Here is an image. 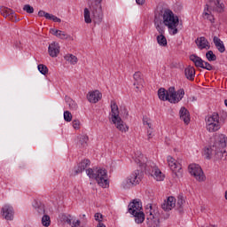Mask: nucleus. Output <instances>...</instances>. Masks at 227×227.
<instances>
[{"label": "nucleus", "mask_w": 227, "mask_h": 227, "mask_svg": "<svg viewBox=\"0 0 227 227\" xmlns=\"http://www.w3.org/2000/svg\"><path fill=\"white\" fill-rule=\"evenodd\" d=\"M156 40L160 47H166V45H168V39H166L164 34L157 35Z\"/></svg>", "instance_id": "obj_30"}, {"label": "nucleus", "mask_w": 227, "mask_h": 227, "mask_svg": "<svg viewBox=\"0 0 227 227\" xmlns=\"http://www.w3.org/2000/svg\"><path fill=\"white\" fill-rule=\"evenodd\" d=\"M163 24L167 26L170 35H176L178 33V24L180 20H178V16H175L173 11L169 9H165L162 14Z\"/></svg>", "instance_id": "obj_3"}, {"label": "nucleus", "mask_w": 227, "mask_h": 227, "mask_svg": "<svg viewBox=\"0 0 227 227\" xmlns=\"http://www.w3.org/2000/svg\"><path fill=\"white\" fill-rule=\"evenodd\" d=\"M143 210V204L141 200L135 199L128 205L129 214H136V212H140Z\"/></svg>", "instance_id": "obj_10"}, {"label": "nucleus", "mask_w": 227, "mask_h": 227, "mask_svg": "<svg viewBox=\"0 0 227 227\" xmlns=\"http://www.w3.org/2000/svg\"><path fill=\"white\" fill-rule=\"evenodd\" d=\"M175 207H176V199L173 196L168 197L167 201L161 205V208L167 212L175 208Z\"/></svg>", "instance_id": "obj_14"}, {"label": "nucleus", "mask_w": 227, "mask_h": 227, "mask_svg": "<svg viewBox=\"0 0 227 227\" xmlns=\"http://www.w3.org/2000/svg\"><path fill=\"white\" fill-rule=\"evenodd\" d=\"M45 19H47L48 20H52V17H54V15L53 14H51V13H48V12H46V14H45Z\"/></svg>", "instance_id": "obj_53"}, {"label": "nucleus", "mask_w": 227, "mask_h": 227, "mask_svg": "<svg viewBox=\"0 0 227 227\" xmlns=\"http://www.w3.org/2000/svg\"><path fill=\"white\" fill-rule=\"evenodd\" d=\"M59 30L55 29V28H51L50 33H51V35H54V36H58V33Z\"/></svg>", "instance_id": "obj_52"}, {"label": "nucleus", "mask_w": 227, "mask_h": 227, "mask_svg": "<svg viewBox=\"0 0 227 227\" xmlns=\"http://www.w3.org/2000/svg\"><path fill=\"white\" fill-rule=\"evenodd\" d=\"M149 208L150 209H149V215L147 216V221H153V224L151 226L157 227L159 226V224H160L159 216L157 215V214H153V212H152V204H150Z\"/></svg>", "instance_id": "obj_18"}, {"label": "nucleus", "mask_w": 227, "mask_h": 227, "mask_svg": "<svg viewBox=\"0 0 227 227\" xmlns=\"http://www.w3.org/2000/svg\"><path fill=\"white\" fill-rule=\"evenodd\" d=\"M133 79L135 82L133 83L134 86H143L145 84V80L143 79V76H141V72L137 71L133 74Z\"/></svg>", "instance_id": "obj_26"}, {"label": "nucleus", "mask_w": 227, "mask_h": 227, "mask_svg": "<svg viewBox=\"0 0 227 227\" xmlns=\"http://www.w3.org/2000/svg\"><path fill=\"white\" fill-rule=\"evenodd\" d=\"M89 139L90 138L88 137L87 135H82L80 137V143H81L82 146H83V147L86 146L88 145Z\"/></svg>", "instance_id": "obj_39"}, {"label": "nucleus", "mask_w": 227, "mask_h": 227, "mask_svg": "<svg viewBox=\"0 0 227 227\" xmlns=\"http://www.w3.org/2000/svg\"><path fill=\"white\" fill-rule=\"evenodd\" d=\"M216 148H223L227 145V137L225 135L219 137V141L214 145Z\"/></svg>", "instance_id": "obj_29"}, {"label": "nucleus", "mask_w": 227, "mask_h": 227, "mask_svg": "<svg viewBox=\"0 0 227 227\" xmlns=\"http://www.w3.org/2000/svg\"><path fill=\"white\" fill-rule=\"evenodd\" d=\"M90 9L92 12L94 24H100L104 19L102 12V0H88Z\"/></svg>", "instance_id": "obj_6"}, {"label": "nucleus", "mask_w": 227, "mask_h": 227, "mask_svg": "<svg viewBox=\"0 0 227 227\" xmlns=\"http://www.w3.org/2000/svg\"><path fill=\"white\" fill-rule=\"evenodd\" d=\"M89 178H94L100 187L104 189L109 187V180H107V170L106 168L93 169L89 168L86 170Z\"/></svg>", "instance_id": "obj_4"}, {"label": "nucleus", "mask_w": 227, "mask_h": 227, "mask_svg": "<svg viewBox=\"0 0 227 227\" xmlns=\"http://www.w3.org/2000/svg\"><path fill=\"white\" fill-rule=\"evenodd\" d=\"M158 33L160 35H164L165 31H164V23H161L160 25H154Z\"/></svg>", "instance_id": "obj_42"}, {"label": "nucleus", "mask_w": 227, "mask_h": 227, "mask_svg": "<svg viewBox=\"0 0 227 227\" xmlns=\"http://www.w3.org/2000/svg\"><path fill=\"white\" fill-rule=\"evenodd\" d=\"M91 164V161L88 159H85L82 160L76 167L74 168L73 169V176H76V175H79L80 173H82L88 166Z\"/></svg>", "instance_id": "obj_11"}, {"label": "nucleus", "mask_w": 227, "mask_h": 227, "mask_svg": "<svg viewBox=\"0 0 227 227\" xmlns=\"http://www.w3.org/2000/svg\"><path fill=\"white\" fill-rule=\"evenodd\" d=\"M167 160H168V164L170 168V169L173 171V173H175L176 171V169H178V173H180V169H182V166L178 163H176V160L174 159L171 156H168L167 157Z\"/></svg>", "instance_id": "obj_17"}, {"label": "nucleus", "mask_w": 227, "mask_h": 227, "mask_svg": "<svg viewBox=\"0 0 227 227\" xmlns=\"http://www.w3.org/2000/svg\"><path fill=\"white\" fill-rule=\"evenodd\" d=\"M190 61H192L197 68H203V64L205 63V60L194 54L190 56Z\"/></svg>", "instance_id": "obj_21"}, {"label": "nucleus", "mask_w": 227, "mask_h": 227, "mask_svg": "<svg viewBox=\"0 0 227 227\" xmlns=\"http://www.w3.org/2000/svg\"><path fill=\"white\" fill-rule=\"evenodd\" d=\"M111 120L114 125H115L116 129L121 132H128L129 128L126 124L121 121V117H120V110L118 108V105L116 103L111 104Z\"/></svg>", "instance_id": "obj_5"}, {"label": "nucleus", "mask_w": 227, "mask_h": 227, "mask_svg": "<svg viewBox=\"0 0 227 227\" xmlns=\"http://www.w3.org/2000/svg\"><path fill=\"white\" fill-rule=\"evenodd\" d=\"M185 95V90L179 89L177 91L175 90V87H170L168 90H166L164 88L158 90V97L160 100L163 102H170V104H178Z\"/></svg>", "instance_id": "obj_1"}, {"label": "nucleus", "mask_w": 227, "mask_h": 227, "mask_svg": "<svg viewBox=\"0 0 227 227\" xmlns=\"http://www.w3.org/2000/svg\"><path fill=\"white\" fill-rule=\"evenodd\" d=\"M184 203H185V200H184V195H178L176 205L179 208L184 207Z\"/></svg>", "instance_id": "obj_40"}, {"label": "nucleus", "mask_w": 227, "mask_h": 227, "mask_svg": "<svg viewBox=\"0 0 227 227\" xmlns=\"http://www.w3.org/2000/svg\"><path fill=\"white\" fill-rule=\"evenodd\" d=\"M23 11L27 12V13H34L35 8H33V6H31L30 4H26L23 7Z\"/></svg>", "instance_id": "obj_41"}, {"label": "nucleus", "mask_w": 227, "mask_h": 227, "mask_svg": "<svg viewBox=\"0 0 227 227\" xmlns=\"http://www.w3.org/2000/svg\"><path fill=\"white\" fill-rule=\"evenodd\" d=\"M101 98H102V93H100V91L98 90L89 92V94L87 95V99L91 104H97V102H98V100H100Z\"/></svg>", "instance_id": "obj_15"}, {"label": "nucleus", "mask_w": 227, "mask_h": 227, "mask_svg": "<svg viewBox=\"0 0 227 227\" xmlns=\"http://www.w3.org/2000/svg\"><path fill=\"white\" fill-rule=\"evenodd\" d=\"M137 4H145V0H136Z\"/></svg>", "instance_id": "obj_57"}, {"label": "nucleus", "mask_w": 227, "mask_h": 227, "mask_svg": "<svg viewBox=\"0 0 227 227\" xmlns=\"http://www.w3.org/2000/svg\"><path fill=\"white\" fill-rule=\"evenodd\" d=\"M188 169L192 176H194V178H196V180L199 182H203V180H205V174L203 173V169L199 164H191L189 165Z\"/></svg>", "instance_id": "obj_8"}, {"label": "nucleus", "mask_w": 227, "mask_h": 227, "mask_svg": "<svg viewBox=\"0 0 227 227\" xmlns=\"http://www.w3.org/2000/svg\"><path fill=\"white\" fill-rule=\"evenodd\" d=\"M82 217H86V215H82Z\"/></svg>", "instance_id": "obj_61"}, {"label": "nucleus", "mask_w": 227, "mask_h": 227, "mask_svg": "<svg viewBox=\"0 0 227 227\" xmlns=\"http://www.w3.org/2000/svg\"><path fill=\"white\" fill-rule=\"evenodd\" d=\"M64 221L65 223H67V224H69L70 226H72V215H68L67 216L64 217Z\"/></svg>", "instance_id": "obj_47"}, {"label": "nucleus", "mask_w": 227, "mask_h": 227, "mask_svg": "<svg viewBox=\"0 0 227 227\" xmlns=\"http://www.w3.org/2000/svg\"><path fill=\"white\" fill-rule=\"evenodd\" d=\"M97 227H106V224L104 223H98Z\"/></svg>", "instance_id": "obj_59"}, {"label": "nucleus", "mask_w": 227, "mask_h": 227, "mask_svg": "<svg viewBox=\"0 0 227 227\" xmlns=\"http://www.w3.org/2000/svg\"><path fill=\"white\" fill-rule=\"evenodd\" d=\"M208 10L221 13L224 10V5L219 0H210L209 4H206L204 15H208Z\"/></svg>", "instance_id": "obj_9"}, {"label": "nucleus", "mask_w": 227, "mask_h": 227, "mask_svg": "<svg viewBox=\"0 0 227 227\" xmlns=\"http://www.w3.org/2000/svg\"><path fill=\"white\" fill-rule=\"evenodd\" d=\"M206 58L207 61H217V56L211 50L206 53Z\"/></svg>", "instance_id": "obj_33"}, {"label": "nucleus", "mask_w": 227, "mask_h": 227, "mask_svg": "<svg viewBox=\"0 0 227 227\" xmlns=\"http://www.w3.org/2000/svg\"><path fill=\"white\" fill-rule=\"evenodd\" d=\"M57 37L60 38V40H68V38H70V35H68V34L65 33L64 31L59 30Z\"/></svg>", "instance_id": "obj_37"}, {"label": "nucleus", "mask_w": 227, "mask_h": 227, "mask_svg": "<svg viewBox=\"0 0 227 227\" xmlns=\"http://www.w3.org/2000/svg\"><path fill=\"white\" fill-rule=\"evenodd\" d=\"M37 68L40 74H42L43 75H47V74L49 73V68L43 64H39L37 66Z\"/></svg>", "instance_id": "obj_34"}, {"label": "nucleus", "mask_w": 227, "mask_h": 227, "mask_svg": "<svg viewBox=\"0 0 227 227\" xmlns=\"http://www.w3.org/2000/svg\"><path fill=\"white\" fill-rule=\"evenodd\" d=\"M121 114H123V118H129V110L127 108H122Z\"/></svg>", "instance_id": "obj_50"}, {"label": "nucleus", "mask_w": 227, "mask_h": 227, "mask_svg": "<svg viewBox=\"0 0 227 227\" xmlns=\"http://www.w3.org/2000/svg\"><path fill=\"white\" fill-rule=\"evenodd\" d=\"M184 75L188 81H194V77H196V69L194 67H188L184 69Z\"/></svg>", "instance_id": "obj_19"}, {"label": "nucleus", "mask_w": 227, "mask_h": 227, "mask_svg": "<svg viewBox=\"0 0 227 227\" xmlns=\"http://www.w3.org/2000/svg\"><path fill=\"white\" fill-rule=\"evenodd\" d=\"M59 43H51L48 47V52L51 58H58L59 54Z\"/></svg>", "instance_id": "obj_16"}, {"label": "nucleus", "mask_w": 227, "mask_h": 227, "mask_svg": "<svg viewBox=\"0 0 227 227\" xmlns=\"http://www.w3.org/2000/svg\"><path fill=\"white\" fill-rule=\"evenodd\" d=\"M135 162L137 164H139L140 168H146V164H145L142 160H141V158H137L135 160Z\"/></svg>", "instance_id": "obj_48"}, {"label": "nucleus", "mask_w": 227, "mask_h": 227, "mask_svg": "<svg viewBox=\"0 0 227 227\" xmlns=\"http://www.w3.org/2000/svg\"><path fill=\"white\" fill-rule=\"evenodd\" d=\"M72 224L73 225L71 227H81V221L76 220L75 222H73Z\"/></svg>", "instance_id": "obj_51"}, {"label": "nucleus", "mask_w": 227, "mask_h": 227, "mask_svg": "<svg viewBox=\"0 0 227 227\" xmlns=\"http://www.w3.org/2000/svg\"><path fill=\"white\" fill-rule=\"evenodd\" d=\"M148 139H152V131H147Z\"/></svg>", "instance_id": "obj_58"}, {"label": "nucleus", "mask_w": 227, "mask_h": 227, "mask_svg": "<svg viewBox=\"0 0 227 227\" xmlns=\"http://www.w3.org/2000/svg\"><path fill=\"white\" fill-rule=\"evenodd\" d=\"M226 157L227 153H226V150L224 148H221V147H217V145H215V154L214 157L216 160H219V159H223V157Z\"/></svg>", "instance_id": "obj_24"}, {"label": "nucleus", "mask_w": 227, "mask_h": 227, "mask_svg": "<svg viewBox=\"0 0 227 227\" xmlns=\"http://www.w3.org/2000/svg\"><path fill=\"white\" fill-rule=\"evenodd\" d=\"M46 13H47V12H45L44 11H39V12H38L39 17H45Z\"/></svg>", "instance_id": "obj_55"}, {"label": "nucleus", "mask_w": 227, "mask_h": 227, "mask_svg": "<svg viewBox=\"0 0 227 227\" xmlns=\"http://www.w3.org/2000/svg\"><path fill=\"white\" fill-rule=\"evenodd\" d=\"M94 219L97 221L98 223H102V219H104V215L101 213H96L94 215Z\"/></svg>", "instance_id": "obj_43"}, {"label": "nucleus", "mask_w": 227, "mask_h": 227, "mask_svg": "<svg viewBox=\"0 0 227 227\" xmlns=\"http://www.w3.org/2000/svg\"><path fill=\"white\" fill-rule=\"evenodd\" d=\"M213 42H214L217 51L219 52H221V54H223V52H225L226 47H224V43H223V41H221V39H219V37L214 36Z\"/></svg>", "instance_id": "obj_20"}, {"label": "nucleus", "mask_w": 227, "mask_h": 227, "mask_svg": "<svg viewBox=\"0 0 227 227\" xmlns=\"http://www.w3.org/2000/svg\"><path fill=\"white\" fill-rule=\"evenodd\" d=\"M174 175H176V176H178V174L176 172H174Z\"/></svg>", "instance_id": "obj_60"}, {"label": "nucleus", "mask_w": 227, "mask_h": 227, "mask_svg": "<svg viewBox=\"0 0 227 227\" xmlns=\"http://www.w3.org/2000/svg\"><path fill=\"white\" fill-rule=\"evenodd\" d=\"M195 43L197 44L199 49H200V51H203V49H207V47H208V41L203 36L197 38L195 40Z\"/></svg>", "instance_id": "obj_23"}, {"label": "nucleus", "mask_w": 227, "mask_h": 227, "mask_svg": "<svg viewBox=\"0 0 227 227\" xmlns=\"http://www.w3.org/2000/svg\"><path fill=\"white\" fill-rule=\"evenodd\" d=\"M84 20L86 24H91V17L90 16V10L88 8L84 9Z\"/></svg>", "instance_id": "obj_38"}, {"label": "nucleus", "mask_w": 227, "mask_h": 227, "mask_svg": "<svg viewBox=\"0 0 227 227\" xmlns=\"http://www.w3.org/2000/svg\"><path fill=\"white\" fill-rule=\"evenodd\" d=\"M204 70H208V71H210V70H214V67L210 64V63H208V62H206V61H204V63H203V67H202Z\"/></svg>", "instance_id": "obj_45"}, {"label": "nucleus", "mask_w": 227, "mask_h": 227, "mask_svg": "<svg viewBox=\"0 0 227 227\" xmlns=\"http://www.w3.org/2000/svg\"><path fill=\"white\" fill-rule=\"evenodd\" d=\"M152 176L157 180V182H162L164 180V176H162V172L159 168L154 167L152 170Z\"/></svg>", "instance_id": "obj_25"}, {"label": "nucleus", "mask_w": 227, "mask_h": 227, "mask_svg": "<svg viewBox=\"0 0 227 227\" xmlns=\"http://www.w3.org/2000/svg\"><path fill=\"white\" fill-rule=\"evenodd\" d=\"M37 206H35V210L37 213L40 214V215H43L45 214V206L42 203H37Z\"/></svg>", "instance_id": "obj_36"}, {"label": "nucleus", "mask_w": 227, "mask_h": 227, "mask_svg": "<svg viewBox=\"0 0 227 227\" xmlns=\"http://www.w3.org/2000/svg\"><path fill=\"white\" fill-rule=\"evenodd\" d=\"M42 224L43 226H45V227L51 226V216H49V215H43Z\"/></svg>", "instance_id": "obj_35"}, {"label": "nucleus", "mask_w": 227, "mask_h": 227, "mask_svg": "<svg viewBox=\"0 0 227 227\" xmlns=\"http://www.w3.org/2000/svg\"><path fill=\"white\" fill-rule=\"evenodd\" d=\"M179 118L184 122L185 125H189V123H191V114L189 113V110L185 108V106L180 108Z\"/></svg>", "instance_id": "obj_13"}, {"label": "nucleus", "mask_w": 227, "mask_h": 227, "mask_svg": "<svg viewBox=\"0 0 227 227\" xmlns=\"http://www.w3.org/2000/svg\"><path fill=\"white\" fill-rule=\"evenodd\" d=\"M130 215L135 217L137 224H143L145 223V212H143V209L136 213H131Z\"/></svg>", "instance_id": "obj_22"}, {"label": "nucleus", "mask_w": 227, "mask_h": 227, "mask_svg": "<svg viewBox=\"0 0 227 227\" xmlns=\"http://www.w3.org/2000/svg\"><path fill=\"white\" fill-rule=\"evenodd\" d=\"M209 20H211V22H214V21H212V19H209Z\"/></svg>", "instance_id": "obj_62"}, {"label": "nucleus", "mask_w": 227, "mask_h": 227, "mask_svg": "<svg viewBox=\"0 0 227 227\" xmlns=\"http://www.w3.org/2000/svg\"><path fill=\"white\" fill-rule=\"evenodd\" d=\"M1 213L4 219L6 221H13V207L10 205H5L2 207Z\"/></svg>", "instance_id": "obj_12"}, {"label": "nucleus", "mask_w": 227, "mask_h": 227, "mask_svg": "<svg viewBox=\"0 0 227 227\" xmlns=\"http://www.w3.org/2000/svg\"><path fill=\"white\" fill-rule=\"evenodd\" d=\"M80 126H81V121H79V120L73 121L74 129H79Z\"/></svg>", "instance_id": "obj_49"}, {"label": "nucleus", "mask_w": 227, "mask_h": 227, "mask_svg": "<svg viewBox=\"0 0 227 227\" xmlns=\"http://www.w3.org/2000/svg\"><path fill=\"white\" fill-rule=\"evenodd\" d=\"M64 120L65 121H72V113L68 111L64 112Z\"/></svg>", "instance_id": "obj_44"}, {"label": "nucleus", "mask_w": 227, "mask_h": 227, "mask_svg": "<svg viewBox=\"0 0 227 227\" xmlns=\"http://www.w3.org/2000/svg\"><path fill=\"white\" fill-rule=\"evenodd\" d=\"M226 120L227 113L225 111L215 112L207 117L206 129L208 132H217L226 123Z\"/></svg>", "instance_id": "obj_2"}, {"label": "nucleus", "mask_w": 227, "mask_h": 227, "mask_svg": "<svg viewBox=\"0 0 227 227\" xmlns=\"http://www.w3.org/2000/svg\"><path fill=\"white\" fill-rule=\"evenodd\" d=\"M141 180H143V172L137 169L122 182L121 186L123 189H130L134 185H138Z\"/></svg>", "instance_id": "obj_7"}, {"label": "nucleus", "mask_w": 227, "mask_h": 227, "mask_svg": "<svg viewBox=\"0 0 227 227\" xmlns=\"http://www.w3.org/2000/svg\"><path fill=\"white\" fill-rule=\"evenodd\" d=\"M0 12H1V15H3L5 19L6 17H10V15H12V17H15V12H13V10L7 7H1Z\"/></svg>", "instance_id": "obj_28"}, {"label": "nucleus", "mask_w": 227, "mask_h": 227, "mask_svg": "<svg viewBox=\"0 0 227 227\" xmlns=\"http://www.w3.org/2000/svg\"><path fill=\"white\" fill-rule=\"evenodd\" d=\"M215 153V145H213L210 147H207L204 150V155L206 157V159H207V160H210V159H212V157H214Z\"/></svg>", "instance_id": "obj_27"}, {"label": "nucleus", "mask_w": 227, "mask_h": 227, "mask_svg": "<svg viewBox=\"0 0 227 227\" xmlns=\"http://www.w3.org/2000/svg\"><path fill=\"white\" fill-rule=\"evenodd\" d=\"M52 17V20H53V22H61V19H59V18H58V17H56V16H51Z\"/></svg>", "instance_id": "obj_54"}, {"label": "nucleus", "mask_w": 227, "mask_h": 227, "mask_svg": "<svg viewBox=\"0 0 227 227\" xmlns=\"http://www.w3.org/2000/svg\"><path fill=\"white\" fill-rule=\"evenodd\" d=\"M144 125H147L149 129H152V124L144 119Z\"/></svg>", "instance_id": "obj_56"}, {"label": "nucleus", "mask_w": 227, "mask_h": 227, "mask_svg": "<svg viewBox=\"0 0 227 227\" xmlns=\"http://www.w3.org/2000/svg\"><path fill=\"white\" fill-rule=\"evenodd\" d=\"M160 24H164V20H162L160 19V17L155 16L154 17V26H158V25H160Z\"/></svg>", "instance_id": "obj_46"}, {"label": "nucleus", "mask_w": 227, "mask_h": 227, "mask_svg": "<svg viewBox=\"0 0 227 227\" xmlns=\"http://www.w3.org/2000/svg\"><path fill=\"white\" fill-rule=\"evenodd\" d=\"M64 59H66V61H68L69 63H71V65L77 64V57H75V55L67 54L64 57Z\"/></svg>", "instance_id": "obj_32"}, {"label": "nucleus", "mask_w": 227, "mask_h": 227, "mask_svg": "<svg viewBox=\"0 0 227 227\" xmlns=\"http://www.w3.org/2000/svg\"><path fill=\"white\" fill-rule=\"evenodd\" d=\"M65 100L70 109H72L73 111H76L78 106H77V103L75 101H74L72 98H70L68 97H66Z\"/></svg>", "instance_id": "obj_31"}]
</instances>
